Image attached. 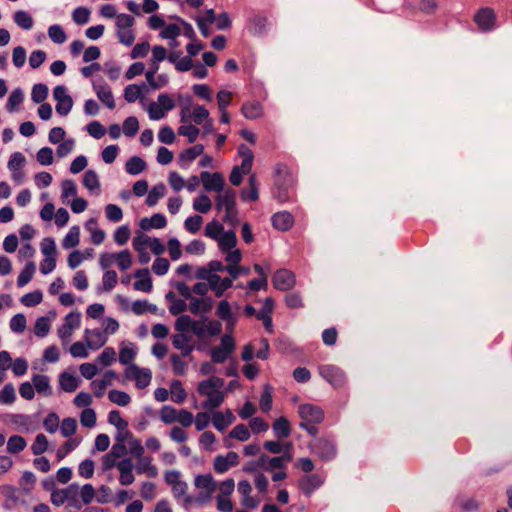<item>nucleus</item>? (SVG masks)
I'll use <instances>...</instances> for the list:
<instances>
[{"label": "nucleus", "instance_id": "obj_21", "mask_svg": "<svg viewBox=\"0 0 512 512\" xmlns=\"http://www.w3.org/2000/svg\"><path fill=\"white\" fill-rule=\"evenodd\" d=\"M214 301L211 297L196 298L192 297L189 302V311L193 315L209 313L213 308Z\"/></svg>", "mask_w": 512, "mask_h": 512}, {"label": "nucleus", "instance_id": "obj_15", "mask_svg": "<svg viewBox=\"0 0 512 512\" xmlns=\"http://www.w3.org/2000/svg\"><path fill=\"white\" fill-rule=\"evenodd\" d=\"M0 494L5 497V501L2 506L6 510H12L20 501V491L13 485H1Z\"/></svg>", "mask_w": 512, "mask_h": 512}, {"label": "nucleus", "instance_id": "obj_42", "mask_svg": "<svg viewBox=\"0 0 512 512\" xmlns=\"http://www.w3.org/2000/svg\"><path fill=\"white\" fill-rule=\"evenodd\" d=\"M118 276L114 270H106L102 277V287H98V291L103 290L110 292L117 284Z\"/></svg>", "mask_w": 512, "mask_h": 512}, {"label": "nucleus", "instance_id": "obj_51", "mask_svg": "<svg viewBox=\"0 0 512 512\" xmlns=\"http://www.w3.org/2000/svg\"><path fill=\"white\" fill-rule=\"evenodd\" d=\"M259 406L260 409L267 413L272 408V388L270 385H265L263 388V392L261 394L260 400H259Z\"/></svg>", "mask_w": 512, "mask_h": 512}, {"label": "nucleus", "instance_id": "obj_10", "mask_svg": "<svg viewBox=\"0 0 512 512\" xmlns=\"http://www.w3.org/2000/svg\"><path fill=\"white\" fill-rule=\"evenodd\" d=\"M474 21L481 31L490 32L495 29L496 15L492 8L484 7L478 10L474 16Z\"/></svg>", "mask_w": 512, "mask_h": 512}, {"label": "nucleus", "instance_id": "obj_37", "mask_svg": "<svg viewBox=\"0 0 512 512\" xmlns=\"http://www.w3.org/2000/svg\"><path fill=\"white\" fill-rule=\"evenodd\" d=\"M14 22L24 30H30L33 27L34 20L25 10H18L13 15Z\"/></svg>", "mask_w": 512, "mask_h": 512}, {"label": "nucleus", "instance_id": "obj_2", "mask_svg": "<svg viewBox=\"0 0 512 512\" xmlns=\"http://www.w3.org/2000/svg\"><path fill=\"white\" fill-rule=\"evenodd\" d=\"M313 454L322 461L329 462L337 456V444L333 436L317 437L310 445Z\"/></svg>", "mask_w": 512, "mask_h": 512}, {"label": "nucleus", "instance_id": "obj_44", "mask_svg": "<svg viewBox=\"0 0 512 512\" xmlns=\"http://www.w3.org/2000/svg\"><path fill=\"white\" fill-rule=\"evenodd\" d=\"M83 185L89 190L94 191L100 188V181L96 171L88 169L83 176Z\"/></svg>", "mask_w": 512, "mask_h": 512}, {"label": "nucleus", "instance_id": "obj_26", "mask_svg": "<svg viewBox=\"0 0 512 512\" xmlns=\"http://www.w3.org/2000/svg\"><path fill=\"white\" fill-rule=\"evenodd\" d=\"M137 348L134 343L129 342L121 346L119 351V362L122 365H131L134 364L133 360L136 357Z\"/></svg>", "mask_w": 512, "mask_h": 512}, {"label": "nucleus", "instance_id": "obj_45", "mask_svg": "<svg viewBox=\"0 0 512 512\" xmlns=\"http://www.w3.org/2000/svg\"><path fill=\"white\" fill-rule=\"evenodd\" d=\"M48 36L55 44H62L67 39L63 27L59 24H53L48 28Z\"/></svg>", "mask_w": 512, "mask_h": 512}, {"label": "nucleus", "instance_id": "obj_3", "mask_svg": "<svg viewBox=\"0 0 512 512\" xmlns=\"http://www.w3.org/2000/svg\"><path fill=\"white\" fill-rule=\"evenodd\" d=\"M318 372L319 375L335 389H341L347 384L348 379L346 373L336 365H320Z\"/></svg>", "mask_w": 512, "mask_h": 512}, {"label": "nucleus", "instance_id": "obj_17", "mask_svg": "<svg viewBox=\"0 0 512 512\" xmlns=\"http://www.w3.org/2000/svg\"><path fill=\"white\" fill-rule=\"evenodd\" d=\"M134 277L137 279L133 284L135 290L146 293L152 290V278L148 268L136 269Z\"/></svg>", "mask_w": 512, "mask_h": 512}, {"label": "nucleus", "instance_id": "obj_19", "mask_svg": "<svg viewBox=\"0 0 512 512\" xmlns=\"http://www.w3.org/2000/svg\"><path fill=\"white\" fill-rule=\"evenodd\" d=\"M78 485L73 483L67 488L55 490L51 493V501L56 506H61L65 501L74 499L78 493Z\"/></svg>", "mask_w": 512, "mask_h": 512}, {"label": "nucleus", "instance_id": "obj_46", "mask_svg": "<svg viewBox=\"0 0 512 512\" xmlns=\"http://www.w3.org/2000/svg\"><path fill=\"white\" fill-rule=\"evenodd\" d=\"M48 86L43 83H37L32 87L31 91V100L34 103H43V101L48 97Z\"/></svg>", "mask_w": 512, "mask_h": 512}, {"label": "nucleus", "instance_id": "obj_32", "mask_svg": "<svg viewBox=\"0 0 512 512\" xmlns=\"http://www.w3.org/2000/svg\"><path fill=\"white\" fill-rule=\"evenodd\" d=\"M136 471L138 474L146 473L149 477H156L158 474L157 467L152 464V458L148 456L138 459Z\"/></svg>", "mask_w": 512, "mask_h": 512}, {"label": "nucleus", "instance_id": "obj_28", "mask_svg": "<svg viewBox=\"0 0 512 512\" xmlns=\"http://www.w3.org/2000/svg\"><path fill=\"white\" fill-rule=\"evenodd\" d=\"M32 382H33L35 391H37L39 394H44L47 396L52 394L50 379L47 375L35 374L32 377Z\"/></svg>", "mask_w": 512, "mask_h": 512}, {"label": "nucleus", "instance_id": "obj_61", "mask_svg": "<svg viewBox=\"0 0 512 512\" xmlns=\"http://www.w3.org/2000/svg\"><path fill=\"white\" fill-rule=\"evenodd\" d=\"M139 130L138 119L134 116L127 117L123 122V133L127 137H133Z\"/></svg>", "mask_w": 512, "mask_h": 512}, {"label": "nucleus", "instance_id": "obj_33", "mask_svg": "<svg viewBox=\"0 0 512 512\" xmlns=\"http://www.w3.org/2000/svg\"><path fill=\"white\" fill-rule=\"evenodd\" d=\"M217 241H218L219 249L222 252H228L229 250H231L232 248H234L236 246L237 236L233 230H229V231L223 232Z\"/></svg>", "mask_w": 512, "mask_h": 512}, {"label": "nucleus", "instance_id": "obj_47", "mask_svg": "<svg viewBox=\"0 0 512 512\" xmlns=\"http://www.w3.org/2000/svg\"><path fill=\"white\" fill-rule=\"evenodd\" d=\"M212 207V202L206 194H200L193 200V209L199 213L205 214Z\"/></svg>", "mask_w": 512, "mask_h": 512}, {"label": "nucleus", "instance_id": "obj_22", "mask_svg": "<svg viewBox=\"0 0 512 512\" xmlns=\"http://www.w3.org/2000/svg\"><path fill=\"white\" fill-rule=\"evenodd\" d=\"M241 114L248 120H255L263 115V106L259 101L244 102L241 107Z\"/></svg>", "mask_w": 512, "mask_h": 512}, {"label": "nucleus", "instance_id": "obj_13", "mask_svg": "<svg viewBox=\"0 0 512 512\" xmlns=\"http://www.w3.org/2000/svg\"><path fill=\"white\" fill-rule=\"evenodd\" d=\"M270 22L263 15H253L248 19L246 28L250 34L256 37H263L267 34Z\"/></svg>", "mask_w": 512, "mask_h": 512}, {"label": "nucleus", "instance_id": "obj_48", "mask_svg": "<svg viewBox=\"0 0 512 512\" xmlns=\"http://www.w3.org/2000/svg\"><path fill=\"white\" fill-rule=\"evenodd\" d=\"M200 133V129L193 124L181 125L178 128V134L187 137L189 143H194Z\"/></svg>", "mask_w": 512, "mask_h": 512}, {"label": "nucleus", "instance_id": "obj_50", "mask_svg": "<svg viewBox=\"0 0 512 512\" xmlns=\"http://www.w3.org/2000/svg\"><path fill=\"white\" fill-rule=\"evenodd\" d=\"M24 100L23 91L20 88L14 89L7 100L6 108L9 112L15 111L16 107L19 106Z\"/></svg>", "mask_w": 512, "mask_h": 512}, {"label": "nucleus", "instance_id": "obj_57", "mask_svg": "<svg viewBox=\"0 0 512 512\" xmlns=\"http://www.w3.org/2000/svg\"><path fill=\"white\" fill-rule=\"evenodd\" d=\"M108 423L113 425L118 431L125 430L128 427V422L121 417V413L118 410L109 412Z\"/></svg>", "mask_w": 512, "mask_h": 512}, {"label": "nucleus", "instance_id": "obj_60", "mask_svg": "<svg viewBox=\"0 0 512 512\" xmlns=\"http://www.w3.org/2000/svg\"><path fill=\"white\" fill-rule=\"evenodd\" d=\"M50 330V320L48 317L42 316L39 317L34 326V333L38 337H45L49 333Z\"/></svg>", "mask_w": 512, "mask_h": 512}, {"label": "nucleus", "instance_id": "obj_16", "mask_svg": "<svg viewBox=\"0 0 512 512\" xmlns=\"http://www.w3.org/2000/svg\"><path fill=\"white\" fill-rule=\"evenodd\" d=\"M85 341L90 349L97 350L106 344L107 336L105 332L99 328L86 329Z\"/></svg>", "mask_w": 512, "mask_h": 512}, {"label": "nucleus", "instance_id": "obj_63", "mask_svg": "<svg viewBox=\"0 0 512 512\" xmlns=\"http://www.w3.org/2000/svg\"><path fill=\"white\" fill-rule=\"evenodd\" d=\"M105 214L106 218L114 223L121 221L123 218V211L116 204H107L105 206Z\"/></svg>", "mask_w": 512, "mask_h": 512}, {"label": "nucleus", "instance_id": "obj_4", "mask_svg": "<svg viewBox=\"0 0 512 512\" xmlns=\"http://www.w3.org/2000/svg\"><path fill=\"white\" fill-rule=\"evenodd\" d=\"M197 392L199 395L206 397V400L202 402L201 406L209 411L220 407L225 400L224 391H218L214 388H211L203 381L198 383Z\"/></svg>", "mask_w": 512, "mask_h": 512}, {"label": "nucleus", "instance_id": "obj_58", "mask_svg": "<svg viewBox=\"0 0 512 512\" xmlns=\"http://www.w3.org/2000/svg\"><path fill=\"white\" fill-rule=\"evenodd\" d=\"M48 449V440L44 434H38L31 445V451L34 455L39 456Z\"/></svg>", "mask_w": 512, "mask_h": 512}, {"label": "nucleus", "instance_id": "obj_18", "mask_svg": "<svg viewBox=\"0 0 512 512\" xmlns=\"http://www.w3.org/2000/svg\"><path fill=\"white\" fill-rule=\"evenodd\" d=\"M204 152V146L202 144H196L183 150L178 158V162L181 168L187 169L190 164Z\"/></svg>", "mask_w": 512, "mask_h": 512}, {"label": "nucleus", "instance_id": "obj_11", "mask_svg": "<svg viewBox=\"0 0 512 512\" xmlns=\"http://www.w3.org/2000/svg\"><path fill=\"white\" fill-rule=\"evenodd\" d=\"M324 481V477L316 473L304 475L299 480V489L305 496L310 497Z\"/></svg>", "mask_w": 512, "mask_h": 512}, {"label": "nucleus", "instance_id": "obj_1", "mask_svg": "<svg viewBox=\"0 0 512 512\" xmlns=\"http://www.w3.org/2000/svg\"><path fill=\"white\" fill-rule=\"evenodd\" d=\"M236 192L227 188L215 197V208L218 212L225 210L222 221L232 227L239 223V212L236 206Z\"/></svg>", "mask_w": 512, "mask_h": 512}, {"label": "nucleus", "instance_id": "obj_35", "mask_svg": "<svg viewBox=\"0 0 512 512\" xmlns=\"http://www.w3.org/2000/svg\"><path fill=\"white\" fill-rule=\"evenodd\" d=\"M166 191V186L163 183H158L157 185L153 186L146 197V204L149 207L155 206L158 201L165 196Z\"/></svg>", "mask_w": 512, "mask_h": 512}, {"label": "nucleus", "instance_id": "obj_5", "mask_svg": "<svg viewBox=\"0 0 512 512\" xmlns=\"http://www.w3.org/2000/svg\"><path fill=\"white\" fill-rule=\"evenodd\" d=\"M291 443L287 444V449L279 456L270 457L266 454H261L258 457V464L260 468L266 471H273L275 469H285L287 463L292 460L290 453Z\"/></svg>", "mask_w": 512, "mask_h": 512}, {"label": "nucleus", "instance_id": "obj_7", "mask_svg": "<svg viewBox=\"0 0 512 512\" xmlns=\"http://www.w3.org/2000/svg\"><path fill=\"white\" fill-rule=\"evenodd\" d=\"M127 379L134 380L138 389L146 388L152 380V372L149 368H141L131 364L125 369Z\"/></svg>", "mask_w": 512, "mask_h": 512}, {"label": "nucleus", "instance_id": "obj_43", "mask_svg": "<svg viewBox=\"0 0 512 512\" xmlns=\"http://www.w3.org/2000/svg\"><path fill=\"white\" fill-rule=\"evenodd\" d=\"M108 398L112 403L123 407L127 406L131 401V397L127 392L115 389L108 392Z\"/></svg>", "mask_w": 512, "mask_h": 512}, {"label": "nucleus", "instance_id": "obj_64", "mask_svg": "<svg viewBox=\"0 0 512 512\" xmlns=\"http://www.w3.org/2000/svg\"><path fill=\"white\" fill-rule=\"evenodd\" d=\"M36 160L43 166H48L53 163V150L50 147H42L36 154Z\"/></svg>", "mask_w": 512, "mask_h": 512}, {"label": "nucleus", "instance_id": "obj_31", "mask_svg": "<svg viewBox=\"0 0 512 512\" xmlns=\"http://www.w3.org/2000/svg\"><path fill=\"white\" fill-rule=\"evenodd\" d=\"M146 162L139 156L130 157L125 163V171L133 176L139 175L146 169Z\"/></svg>", "mask_w": 512, "mask_h": 512}, {"label": "nucleus", "instance_id": "obj_29", "mask_svg": "<svg viewBox=\"0 0 512 512\" xmlns=\"http://www.w3.org/2000/svg\"><path fill=\"white\" fill-rule=\"evenodd\" d=\"M238 154L242 158L241 169L244 173H249L254 160L253 151L245 144H240L238 146Z\"/></svg>", "mask_w": 512, "mask_h": 512}, {"label": "nucleus", "instance_id": "obj_25", "mask_svg": "<svg viewBox=\"0 0 512 512\" xmlns=\"http://www.w3.org/2000/svg\"><path fill=\"white\" fill-rule=\"evenodd\" d=\"M272 429L275 437L278 439L288 438L291 434L290 422L284 416H281L274 421Z\"/></svg>", "mask_w": 512, "mask_h": 512}, {"label": "nucleus", "instance_id": "obj_52", "mask_svg": "<svg viewBox=\"0 0 512 512\" xmlns=\"http://www.w3.org/2000/svg\"><path fill=\"white\" fill-rule=\"evenodd\" d=\"M90 15V9L84 6H80L75 8L72 12V19L77 25H84L89 22Z\"/></svg>", "mask_w": 512, "mask_h": 512}, {"label": "nucleus", "instance_id": "obj_40", "mask_svg": "<svg viewBox=\"0 0 512 512\" xmlns=\"http://www.w3.org/2000/svg\"><path fill=\"white\" fill-rule=\"evenodd\" d=\"M80 242V229L78 226H72L69 232L65 235L62 246L65 249L76 247Z\"/></svg>", "mask_w": 512, "mask_h": 512}, {"label": "nucleus", "instance_id": "obj_62", "mask_svg": "<svg viewBox=\"0 0 512 512\" xmlns=\"http://www.w3.org/2000/svg\"><path fill=\"white\" fill-rule=\"evenodd\" d=\"M173 373L182 376L187 371V363L178 354H172L170 357Z\"/></svg>", "mask_w": 512, "mask_h": 512}, {"label": "nucleus", "instance_id": "obj_6", "mask_svg": "<svg viewBox=\"0 0 512 512\" xmlns=\"http://www.w3.org/2000/svg\"><path fill=\"white\" fill-rule=\"evenodd\" d=\"M53 98L56 101V112L60 116H67L73 108V99L68 94L67 87L64 85H57L53 89Z\"/></svg>", "mask_w": 512, "mask_h": 512}, {"label": "nucleus", "instance_id": "obj_49", "mask_svg": "<svg viewBox=\"0 0 512 512\" xmlns=\"http://www.w3.org/2000/svg\"><path fill=\"white\" fill-rule=\"evenodd\" d=\"M209 118V111L202 105H195L190 115V121L200 125Z\"/></svg>", "mask_w": 512, "mask_h": 512}, {"label": "nucleus", "instance_id": "obj_55", "mask_svg": "<svg viewBox=\"0 0 512 512\" xmlns=\"http://www.w3.org/2000/svg\"><path fill=\"white\" fill-rule=\"evenodd\" d=\"M9 326L12 332L21 334L26 329V317L22 313L14 315L9 322Z\"/></svg>", "mask_w": 512, "mask_h": 512}, {"label": "nucleus", "instance_id": "obj_20", "mask_svg": "<svg viewBox=\"0 0 512 512\" xmlns=\"http://www.w3.org/2000/svg\"><path fill=\"white\" fill-rule=\"evenodd\" d=\"M272 226L278 231H288L294 224V218L287 211L276 212L271 217Z\"/></svg>", "mask_w": 512, "mask_h": 512}, {"label": "nucleus", "instance_id": "obj_9", "mask_svg": "<svg viewBox=\"0 0 512 512\" xmlns=\"http://www.w3.org/2000/svg\"><path fill=\"white\" fill-rule=\"evenodd\" d=\"M299 417L301 422H311L313 424H320L325 417L323 409L315 404L304 403L298 407Z\"/></svg>", "mask_w": 512, "mask_h": 512}, {"label": "nucleus", "instance_id": "obj_53", "mask_svg": "<svg viewBox=\"0 0 512 512\" xmlns=\"http://www.w3.org/2000/svg\"><path fill=\"white\" fill-rule=\"evenodd\" d=\"M43 294L40 290L26 293L20 299V302L26 307H34L42 302Z\"/></svg>", "mask_w": 512, "mask_h": 512}, {"label": "nucleus", "instance_id": "obj_30", "mask_svg": "<svg viewBox=\"0 0 512 512\" xmlns=\"http://www.w3.org/2000/svg\"><path fill=\"white\" fill-rule=\"evenodd\" d=\"M194 484L199 489H204L206 498H210L215 489L214 479L210 474H199L195 477Z\"/></svg>", "mask_w": 512, "mask_h": 512}, {"label": "nucleus", "instance_id": "obj_12", "mask_svg": "<svg viewBox=\"0 0 512 512\" xmlns=\"http://www.w3.org/2000/svg\"><path fill=\"white\" fill-rule=\"evenodd\" d=\"M203 187L206 191H214L220 193L224 191V178L219 172L210 173L203 171L200 174Z\"/></svg>", "mask_w": 512, "mask_h": 512}, {"label": "nucleus", "instance_id": "obj_14", "mask_svg": "<svg viewBox=\"0 0 512 512\" xmlns=\"http://www.w3.org/2000/svg\"><path fill=\"white\" fill-rule=\"evenodd\" d=\"M93 90L95 91L98 99L110 110H113L116 106L112 90L108 84L104 81L98 83L94 81L92 83Z\"/></svg>", "mask_w": 512, "mask_h": 512}, {"label": "nucleus", "instance_id": "obj_23", "mask_svg": "<svg viewBox=\"0 0 512 512\" xmlns=\"http://www.w3.org/2000/svg\"><path fill=\"white\" fill-rule=\"evenodd\" d=\"M167 225L166 217L162 213H155L151 218L144 217L140 220L139 226L142 230L148 231L152 228L162 229Z\"/></svg>", "mask_w": 512, "mask_h": 512}, {"label": "nucleus", "instance_id": "obj_38", "mask_svg": "<svg viewBox=\"0 0 512 512\" xmlns=\"http://www.w3.org/2000/svg\"><path fill=\"white\" fill-rule=\"evenodd\" d=\"M276 186L278 188V192L276 194V197L279 201L284 202L288 199V189L292 186V178L290 175H286L283 177V179L278 178L276 179Z\"/></svg>", "mask_w": 512, "mask_h": 512}, {"label": "nucleus", "instance_id": "obj_36", "mask_svg": "<svg viewBox=\"0 0 512 512\" xmlns=\"http://www.w3.org/2000/svg\"><path fill=\"white\" fill-rule=\"evenodd\" d=\"M35 271V263L32 261L27 262L18 275L17 286L21 288L27 285L33 278Z\"/></svg>", "mask_w": 512, "mask_h": 512}, {"label": "nucleus", "instance_id": "obj_41", "mask_svg": "<svg viewBox=\"0 0 512 512\" xmlns=\"http://www.w3.org/2000/svg\"><path fill=\"white\" fill-rule=\"evenodd\" d=\"M171 400L175 403L181 404L186 399V391L179 380H173L171 382Z\"/></svg>", "mask_w": 512, "mask_h": 512}, {"label": "nucleus", "instance_id": "obj_27", "mask_svg": "<svg viewBox=\"0 0 512 512\" xmlns=\"http://www.w3.org/2000/svg\"><path fill=\"white\" fill-rule=\"evenodd\" d=\"M234 419L233 413L228 409L225 415L221 412H216L213 415L212 423L216 430L224 431L234 421Z\"/></svg>", "mask_w": 512, "mask_h": 512}, {"label": "nucleus", "instance_id": "obj_8", "mask_svg": "<svg viewBox=\"0 0 512 512\" xmlns=\"http://www.w3.org/2000/svg\"><path fill=\"white\" fill-rule=\"evenodd\" d=\"M272 283L276 290L288 291L295 286L296 276L291 270L281 268L274 272L272 276Z\"/></svg>", "mask_w": 512, "mask_h": 512}, {"label": "nucleus", "instance_id": "obj_54", "mask_svg": "<svg viewBox=\"0 0 512 512\" xmlns=\"http://www.w3.org/2000/svg\"><path fill=\"white\" fill-rule=\"evenodd\" d=\"M16 399L15 388L11 383L6 384L0 391V404L9 405Z\"/></svg>", "mask_w": 512, "mask_h": 512}, {"label": "nucleus", "instance_id": "obj_56", "mask_svg": "<svg viewBox=\"0 0 512 512\" xmlns=\"http://www.w3.org/2000/svg\"><path fill=\"white\" fill-rule=\"evenodd\" d=\"M96 412L92 408H85L80 414V423L83 427L93 428L96 425Z\"/></svg>", "mask_w": 512, "mask_h": 512}, {"label": "nucleus", "instance_id": "obj_34", "mask_svg": "<svg viewBox=\"0 0 512 512\" xmlns=\"http://www.w3.org/2000/svg\"><path fill=\"white\" fill-rule=\"evenodd\" d=\"M59 384L63 391L71 393L77 389L79 380L68 372H62L59 375Z\"/></svg>", "mask_w": 512, "mask_h": 512}, {"label": "nucleus", "instance_id": "obj_24", "mask_svg": "<svg viewBox=\"0 0 512 512\" xmlns=\"http://www.w3.org/2000/svg\"><path fill=\"white\" fill-rule=\"evenodd\" d=\"M190 338L185 333H177L172 337V345L175 349L181 350V356L187 357L189 356L194 347L189 344Z\"/></svg>", "mask_w": 512, "mask_h": 512}, {"label": "nucleus", "instance_id": "obj_59", "mask_svg": "<svg viewBox=\"0 0 512 512\" xmlns=\"http://www.w3.org/2000/svg\"><path fill=\"white\" fill-rule=\"evenodd\" d=\"M223 232H224V228H223L222 224L216 220H213L206 224L205 235L209 238L218 240Z\"/></svg>", "mask_w": 512, "mask_h": 512}, {"label": "nucleus", "instance_id": "obj_39", "mask_svg": "<svg viewBox=\"0 0 512 512\" xmlns=\"http://www.w3.org/2000/svg\"><path fill=\"white\" fill-rule=\"evenodd\" d=\"M27 445L24 437L20 435H12L7 441V451L11 454H18L23 451Z\"/></svg>", "mask_w": 512, "mask_h": 512}]
</instances>
